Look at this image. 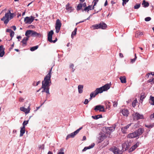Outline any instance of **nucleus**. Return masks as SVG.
I'll use <instances>...</instances> for the list:
<instances>
[{"label": "nucleus", "instance_id": "1", "mask_svg": "<svg viewBox=\"0 0 154 154\" xmlns=\"http://www.w3.org/2000/svg\"><path fill=\"white\" fill-rule=\"evenodd\" d=\"M52 68L50 70L48 73L45 77L44 80L42 82V88H43V90L42 92H45L47 94H49V86L50 85V83H51V72Z\"/></svg>", "mask_w": 154, "mask_h": 154}, {"label": "nucleus", "instance_id": "2", "mask_svg": "<svg viewBox=\"0 0 154 154\" xmlns=\"http://www.w3.org/2000/svg\"><path fill=\"white\" fill-rule=\"evenodd\" d=\"M110 87L109 84H107L104 86L99 88H97L94 92H92L91 94H93V96L95 95V97L99 93H101L104 91H106L109 89Z\"/></svg>", "mask_w": 154, "mask_h": 154}, {"label": "nucleus", "instance_id": "3", "mask_svg": "<svg viewBox=\"0 0 154 154\" xmlns=\"http://www.w3.org/2000/svg\"><path fill=\"white\" fill-rule=\"evenodd\" d=\"M13 17L14 14L11 13L10 11L8 10V12L5 14V16L2 17L1 20L4 21L5 24H7L9 20L12 19Z\"/></svg>", "mask_w": 154, "mask_h": 154}, {"label": "nucleus", "instance_id": "4", "mask_svg": "<svg viewBox=\"0 0 154 154\" xmlns=\"http://www.w3.org/2000/svg\"><path fill=\"white\" fill-rule=\"evenodd\" d=\"M82 128V127H80L79 129L77 130L76 131H75L74 132L67 135L66 136V140H67L70 137H74L76 135Z\"/></svg>", "mask_w": 154, "mask_h": 154}, {"label": "nucleus", "instance_id": "5", "mask_svg": "<svg viewBox=\"0 0 154 154\" xmlns=\"http://www.w3.org/2000/svg\"><path fill=\"white\" fill-rule=\"evenodd\" d=\"M62 24L60 21L59 19L57 20L55 24V29L56 33H58L59 32L61 26Z\"/></svg>", "mask_w": 154, "mask_h": 154}, {"label": "nucleus", "instance_id": "6", "mask_svg": "<svg viewBox=\"0 0 154 154\" xmlns=\"http://www.w3.org/2000/svg\"><path fill=\"white\" fill-rule=\"evenodd\" d=\"M134 120H137L140 119H144V116L143 115L140 114L138 112H136L134 114H133Z\"/></svg>", "mask_w": 154, "mask_h": 154}, {"label": "nucleus", "instance_id": "7", "mask_svg": "<svg viewBox=\"0 0 154 154\" xmlns=\"http://www.w3.org/2000/svg\"><path fill=\"white\" fill-rule=\"evenodd\" d=\"M34 17L32 16L30 17H26L24 18V21L26 23L30 24L34 20Z\"/></svg>", "mask_w": 154, "mask_h": 154}, {"label": "nucleus", "instance_id": "8", "mask_svg": "<svg viewBox=\"0 0 154 154\" xmlns=\"http://www.w3.org/2000/svg\"><path fill=\"white\" fill-rule=\"evenodd\" d=\"M144 129L142 128H140L136 130L134 132H135L137 137L141 135L144 132Z\"/></svg>", "mask_w": 154, "mask_h": 154}, {"label": "nucleus", "instance_id": "9", "mask_svg": "<svg viewBox=\"0 0 154 154\" xmlns=\"http://www.w3.org/2000/svg\"><path fill=\"white\" fill-rule=\"evenodd\" d=\"M94 109L96 111L99 110L101 112H104V109L103 106L101 105H97L95 106Z\"/></svg>", "mask_w": 154, "mask_h": 154}, {"label": "nucleus", "instance_id": "10", "mask_svg": "<svg viewBox=\"0 0 154 154\" xmlns=\"http://www.w3.org/2000/svg\"><path fill=\"white\" fill-rule=\"evenodd\" d=\"M53 34L54 32L52 30L49 32L48 35V41H52V37Z\"/></svg>", "mask_w": 154, "mask_h": 154}, {"label": "nucleus", "instance_id": "11", "mask_svg": "<svg viewBox=\"0 0 154 154\" xmlns=\"http://www.w3.org/2000/svg\"><path fill=\"white\" fill-rule=\"evenodd\" d=\"M139 145V142H137L135 145L133 146L129 149V152H131L134 151L137 147H138Z\"/></svg>", "mask_w": 154, "mask_h": 154}, {"label": "nucleus", "instance_id": "12", "mask_svg": "<svg viewBox=\"0 0 154 154\" xmlns=\"http://www.w3.org/2000/svg\"><path fill=\"white\" fill-rule=\"evenodd\" d=\"M105 135L104 134H100L99 137H98V143H101L105 139Z\"/></svg>", "mask_w": 154, "mask_h": 154}, {"label": "nucleus", "instance_id": "13", "mask_svg": "<svg viewBox=\"0 0 154 154\" xmlns=\"http://www.w3.org/2000/svg\"><path fill=\"white\" fill-rule=\"evenodd\" d=\"M21 111L24 112L25 113H28L30 111V106H29L27 109L25 108L24 107H21L20 108Z\"/></svg>", "mask_w": 154, "mask_h": 154}, {"label": "nucleus", "instance_id": "14", "mask_svg": "<svg viewBox=\"0 0 154 154\" xmlns=\"http://www.w3.org/2000/svg\"><path fill=\"white\" fill-rule=\"evenodd\" d=\"M66 9L67 11H69L70 12L73 11L74 10L73 8L70 6V4L69 3H68L66 5Z\"/></svg>", "mask_w": 154, "mask_h": 154}, {"label": "nucleus", "instance_id": "15", "mask_svg": "<svg viewBox=\"0 0 154 154\" xmlns=\"http://www.w3.org/2000/svg\"><path fill=\"white\" fill-rule=\"evenodd\" d=\"M5 54V49L2 45L0 46V57H3Z\"/></svg>", "mask_w": 154, "mask_h": 154}, {"label": "nucleus", "instance_id": "16", "mask_svg": "<svg viewBox=\"0 0 154 154\" xmlns=\"http://www.w3.org/2000/svg\"><path fill=\"white\" fill-rule=\"evenodd\" d=\"M131 124H130L127 125V126L122 127V132L124 134L126 133V131L127 129L131 125Z\"/></svg>", "mask_w": 154, "mask_h": 154}, {"label": "nucleus", "instance_id": "17", "mask_svg": "<svg viewBox=\"0 0 154 154\" xmlns=\"http://www.w3.org/2000/svg\"><path fill=\"white\" fill-rule=\"evenodd\" d=\"M111 150L114 154H119V150L116 147H113L111 148Z\"/></svg>", "mask_w": 154, "mask_h": 154}, {"label": "nucleus", "instance_id": "18", "mask_svg": "<svg viewBox=\"0 0 154 154\" xmlns=\"http://www.w3.org/2000/svg\"><path fill=\"white\" fill-rule=\"evenodd\" d=\"M100 29H106L107 27V25L103 22H100L99 23Z\"/></svg>", "mask_w": 154, "mask_h": 154}, {"label": "nucleus", "instance_id": "19", "mask_svg": "<svg viewBox=\"0 0 154 154\" xmlns=\"http://www.w3.org/2000/svg\"><path fill=\"white\" fill-rule=\"evenodd\" d=\"M42 35L40 33H37L36 32L33 30L32 36L34 37H40Z\"/></svg>", "mask_w": 154, "mask_h": 154}, {"label": "nucleus", "instance_id": "20", "mask_svg": "<svg viewBox=\"0 0 154 154\" xmlns=\"http://www.w3.org/2000/svg\"><path fill=\"white\" fill-rule=\"evenodd\" d=\"M136 137V134L134 131L133 133L129 134L127 136V137L129 138H132Z\"/></svg>", "mask_w": 154, "mask_h": 154}, {"label": "nucleus", "instance_id": "21", "mask_svg": "<svg viewBox=\"0 0 154 154\" xmlns=\"http://www.w3.org/2000/svg\"><path fill=\"white\" fill-rule=\"evenodd\" d=\"M32 30H27L26 31L25 33V35L26 36V37H28L29 38L30 37V35H31V36H32Z\"/></svg>", "mask_w": 154, "mask_h": 154}, {"label": "nucleus", "instance_id": "22", "mask_svg": "<svg viewBox=\"0 0 154 154\" xmlns=\"http://www.w3.org/2000/svg\"><path fill=\"white\" fill-rule=\"evenodd\" d=\"M92 5H89L88 6L85 7L84 9H82V11H87L88 12L89 10H91L94 9L92 8Z\"/></svg>", "mask_w": 154, "mask_h": 154}, {"label": "nucleus", "instance_id": "23", "mask_svg": "<svg viewBox=\"0 0 154 154\" xmlns=\"http://www.w3.org/2000/svg\"><path fill=\"white\" fill-rule=\"evenodd\" d=\"M122 113L123 114V115L125 116H128V114H129V112L128 110L127 109H123L122 112Z\"/></svg>", "mask_w": 154, "mask_h": 154}, {"label": "nucleus", "instance_id": "24", "mask_svg": "<svg viewBox=\"0 0 154 154\" xmlns=\"http://www.w3.org/2000/svg\"><path fill=\"white\" fill-rule=\"evenodd\" d=\"M119 79L122 83H125L126 82V78L125 76H120Z\"/></svg>", "mask_w": 154, "mask_h": 154}, {"label": "nucleus", "instance_id": "25", "mask_svg": "<svg viewBox=\"0 0 154 154\" xmlns=\"http://www.w3.org/2000/svg\"><path fill=\"white\" fill-rule=\"evenodd\" d=\"M28 37H24L23 40L21 41V42L23 43V45H26L27 41L28 40Z\"/></svg>", "mask_w": 154, "mask_h": 154}, {"label": "nucleus", "instance_id": "26", "mask_svg": "<svg viewBox=\"0 0 154 154\" xmlns=\"http://www.w3.org/2000/svg\"><path fill=\"white\" fill-rule=\"evenodd\" d=\"M25 132V127L23 126L22 128H21V130L20 131V136H22L24 134Z\"/></svg>", "mask_w": 154, "mask_h": 154}, {"label": "nucleus", "instance_id": "27", "mask_svg": "<svg viewBox=\"0 0 154 154\" xmlns=\"http://www.w3.org/2000/svg\"><path fill=\"white\" fill-rule=\"evenodd\" d=\"M94 146V144H92L91 145L89 146L88 147H85L84 149H83L82 151H86L88 149H89L91 148H93Z\"/></svg>", "mask_w": 154, "mask_h": 154}, {"label": "nucleus", "instance_id": "28", "mask_svg": "<svg viewBox=\"0 0 154 154\" xmlns=\"http://www.w3.org/2000/svg\"><path fill=\"white\" fill-rule=\"evenodd\" d=\"M143 35L142 32L137 31L136 33L135 36L136 38H139L141 37Z\"/></svg>", "mask_w": 154, "mask_h": 154}, {"label": "nucleus", "instance_id": "29", "mask_svg": "<svg viewBox=\"0 0 154 154\" xmlns=\"http://www.w3.org/2000/svg\"><path fill=\"white\" fill-rule=\"evenodd\" d=\"M83 86L82 85H79L78 87L79 92V93H82L83 92Z\"/></svg>", "mask_w": 154, "mask_h": 154}, {"label": "nucleus", "instance_id": "30", "mask_svg": "<svg viewBox=\"0 0 154 154\" xmlns=\"http://www.w3.org/2000/svg\"><path fill=\"white\" fill-rule=\"evenodd\" d=\"M142 5H143V7L145 8L148 7L149 5V4L148 2H146L145 0H143V1Z\"/></svg>", "mask_w": 154, "mask_h": 154}, {"label": "nucleus", "instance_id": "31", "mask_svg": "<svg viewBox=\"0 0 154 154\" xmlns=\"http://www.w3.org/2000/svg\"><path fill=\"white\" fill-rule=\"evenodd\" d=\"M99 24H96L92 25L91 28H93V29H100Z\"/></svg>", "mask_w": 154, "mask_h": 154}, {"label": "nucleus", "instance_id": "32", "mask_svg": "<svg viewBox=\"0 0 154 154\" xmlns=\"http://www.w3.org/2000/svg\"><path fill=\"white\" fill-rule=\"evenodd\" d=\"M82 4L80 3H79L78 5L76 8V10L77 11H79L82 9V10L83 9L82 8Z\"/></svg>", "mask_w": 154, "mask_h": 154}, {"label": "nucleus", "instance_id": "33", "mask_svg": "<svg viewBox=\"0 0 154 154\" xmlns=\"http://www.w3.org/2000/svg\"><path fill=\"white\" fill-rule=\"evenodd\" d=\"M92 117L95 119H97L100 118L102 117V116L101 115H98L95 116H92Z\"/></svg>", "mask_w": 154, "mask_h": 154}, {"label": "nucleus", "instance_id": "34", "mask_svg": "<svg viewBox=\"0 0 154 154\" xmlns=\"http://www.w3.org/2000/svg\"><path fill=\"white\" fill-rule=\"evenodd\" d=\"M77 31V28H75L74 29V30L72 32L71 34V37L72 38H73V36L75 35L76 34V32Z\"/></svg>", "mask_w": 154, "mask_h": 154}, {"label": "nucleus", "instance_id": "35", "mask_svg": "<svg viewBox=\"0 0 154 154\" xmlns=\"http://www.w3.org/2000/svg\"><path fill=\"white\" fill-rule=\"evenodd\" d=\"M8 30H10V36L11 38L13 37L14 35V31H12L11 29H8L6 31H8Z\"/></svg>", "mask_w": 154, "mask_h": 154}, {"label": "nucleus", "instance_id": "36", "mask_svg": "<svg viewBox=\"0 0 154 154\" xmlns=\"http://www.w3.org/2000/svg\"><path fill=\"white\" fill-rule=\"evenodd\" d=\"M57 154H64V149L63 148L60 149Z\"/></svg>", "mask_w": 154, "mask_h": 154}, {"label": "nucleus", "instance_id": "37", "mask_svg": "<svg viewBox=\"0 0 154 154\" xmlns=\"http://www.w3.org/2000/svg\"><path fill=\"white\" fill-rule=\"evenodd\" d=\"M38 47V45H36V46L32 47L30 49V50L31 51H34L35 50H36Z\"/></svg>", "mask_w": 154, "mask_h": 154}, {"label": "nucleus", "instance_id": "38", "mask_svg": "<svg viewBox=\"0 0 154 154\" xmlns=\"http://www.w3.org/2000/svg\"><path fill=\"white\" fill-rule=\"evenodd\" d=\"M150 100L153 102L152 103L150 102L151 104L154 105V97H152L151 96L150 97Z\"/></svg>", "mask_w": 154, "mask_h": 154}, {"label": "nucleus", "instance_id": "39", "mask_svg": "<svg viewBox=\"0 0 154 154\" xmlns=\"http://www.w3.org/2000/svg\"><path fill=\"white\" fill-rule=\"evenodd\" d=\"M145 96L144 94H141L140 95V100H141L142 101L143 99H144L145 98Z\"/></svg>", "mask_w": 154, "mask_h": 154}, {"label": "nucleus", "instance_id": "40", "mask_svg": "<svg viewBox=\"0 0 154 154\" xmlns=\"http://www.w3.org/2000/svg\"><path fill=\"white\" fill-rule=\"evenodd\" d=\"M99 0H94L93 1V2H94V5L92 7V8L94 9V6L95 5H96L97 4V3L98 2Z\"/></svg>", "mask_w": 154, "mask_h": 154}, {"label": "nucleus", "instance_id": "41", "mask_svg": "<svg viewBox=\"0 0 154 154\" xmlns=\"http://www.w3.org/2000/svg\"><path fill=\"white\" fill-rule=\"evenodd\" d=\"M140 4H136L134 6V8L135 9H138L140 7Z\"/></svg>", "mask_w": 154, "mask_h": 154}, {"label": "nucleus", "instance_id": "42", "mask_svg": "<svg viewBox=\"0 0 154 154\" xmlns=\"http://www.w3.org/2000/svg\"><path fill=\"white\" fill-rule=\"evenodd\" d=\"M123 1L122 5L124 6L125 5L127 2H128L129 0H122Z\"/></svg>", "mask_w": 154, "mask_h": 154}, {"label": "nucleus", "instance_id": "43", "mask_svg": "<svg viewBox=\"0 0 154 154\" xmlns=\"http://www.w3.org/2000/svg\"><path fill=\"white\" fill-rule=\"evenodd\" d=\"M145 126L146 127L149 128H151L153 127V125H145Z\"/></svg>", "mask_w": 154, "mask_h": 154}, {"label": "nucleus", "instance_id": "44", "mask_svg": "<svg viewBox=\"0 0 154 154\" xmlns=\"http://www.w3.org/2000/svg\"><path fill=\"white\" fill-rule=\"evenodd\" d=\"M151 19V18L149 17H147L145 18V20L146 21H149Z\"/></svg>", "mask_w": 154, "mask_h": 154}, {"label": "nucleus", "instance_id": "45", "mask_svg": "<svg viewBox=\"0 0 154 154\" xmlns=\"http://www.w3.org/2000/svg\"><path fill=\"white\" fill-rule=\"evenodd\" d=\"M28 122V121H24L23 123V126H25V125H26Z\"/></svg>", "mask_w": 154, "mask_h": 154}, {"label": "nucleus", "instance_id": "46", "mask_svg": "<svg viewBox=\"0 0 154 154\" xmlns=\"http://www.w3.org/2000/svg\"><path fill=\"white\" fill-rule=\"evenodd\" d=\"M135 57L134 59H132L131 60V62H132V63H133L134 62V61H135L136 59L137 58L136 54H135Z\"/></svg>", "mask_w": 154, "mask_h": 154}, {"label": "nucleus", "instance_id": "47", "mask_svg": "<svg viewBox=\"0 0 154 154\" xmlns=\"http://www.w3.org/2000/svg\"><path fill=\"white\" fill-rule=\"evenodd\" d=\"M90 97L89 98V101L91 100V99L92 97H95V95L93 96V94H90Z\"/></svg>", "mask_w": 154, "mask_h": 154}, {"label": "nucleus", "instance_id": "48", "mask_svg": "<svg viewBox=\"0 0 154 154\" xmlns=\"http://www.w3.org/2000/svg\"><path fill=\"white\" fill-rule=\"evenodd\" d=\"M74 66L73 64H71L70 65V68L72 70V72H73L75 70V69H73V67Z\"/></svg>", "mask_w": 154, "mask_h": 154}, {"label": "nucleus", "instance_id": "49", "mask_svg": "<svg viewBox=\"0 0 154 154\" xmlns=\"http://www.w3.org/2000/svg\"><path fill=\"white\" fill-rule=\"evenodd\" d=\"M106 104H107V105L108 106V107L107 106L106 108H109L110 107V106H111V103L110 102H108V103H106Z\"/></svg>", "mask_w": 154, "mask_h": 154}, {"label": "nucleus", "instance_id": "50", "mask_svg": "<svg viewBox=\"0 0 154 154\" xmlns=\"http://www.w3.org/2000/svg\"><path fill=\"white\" fill-rule=\"evenodd\" d=\"M117 105V103L116 101L113 102V106L114 107H116Z\"/></svg>", "mask_w": 154, "mask_h": 154}, {"label": "nucleus", "instance_id": "51", "mask_svg": "<svg viewBox=\"0 0 154 154\" xmlns=\"http://www.w3.org/2000/svg\"><path fill=\"white\" fill-rule=\"evenodd\" d=\"M88 102H89V101H88V100L87 99H85L84 103L85 104H88Z\"/></svg>", "mask_w": 154, "mask_h": 154}, {"label": "nucleus", "instance_id": "52", "mask_svg": "<svg viewBox=\"0 0 154 154\" xmlns=\"http://www.w3.org/2000/svg\"><path fill=\"white\" fill-rule=\"evenodd\" d=\"M24 99L22 97H20L19 99V101L20 102H23L24 101Z\"/></svg>", "mask_w": 154, "mask_h": 154}, {"label": "nucleus", "instance_id": "53", "mask_svg": "<svg viewBox=\"0 0 154 154\" xmlns=\"http://www.w3.org/2000/svg\"><path fill=\"white\" fill-rule=\"evenodd\" d=\"M148 82L149 83L153 82V79L149 80Z\"/></svg>", "mask_w": 154, "mask_h": 154}, {"label": "nucleus", "instance_id": "54", "mask_svg": "<svg viewBox=\"0 0 154 154\" xmlns=\"http://www.w3.org/2000/svg\"><path fill=\"white\" fill-rule=\"evenodd\" d=\"M14 43H13V44L11 45V47L9 48V50H11L13 49L14 47Z\"/></svg>", "mask_w": 154, "mask_h": 154}, {"label": "nucleus", "instance_id": "55", "mask_svg": "<svg viewBox=\"0 0 154 154\" xmlns=\"http://www.w3.org/2000/svg\"><path fill=\"white\" fill-rule=\"evenodd\" d=\"M82 7H84L85 8L86 7V2L84 3L83 4H82Z\"/></svg>", "mask_w": 154, "mask_h": 154}, {"label": "nucleus", "instance_id": "56", "mask_svg": "<svg viewBox=\"0 0 154 154\" xmlns=\"http://www.w3.org/2000/svg\"><path fill=\"white\" fill-rule=\"evenodd\" d=\"M154 118V114L153 113L151 114L150 116V119H152Z\"/></svg>", "mask_w": 154, "mask_h": 154}, {"label": "nucleus", "instance_id": "57", "mask_svg": "<svg viewBox=\"0 0 154 154\" xmlns=\"http://www.w3.org/2000/svg\"><path fill=\"white\" fill-rule=\"evenodd\" d=\"M57 39L56 38V39L55 40H52V41H50L49 42H53V43H55L56 42H57Z\"/></svg>", "mask_w": 154, "mask_h": 154}, {"label": "nucleus", "instance_id": "58", "mask_svg": "<svg viewBox=\"0 0 154 154\" xmlns=\"http://www.w3.org/2000/svg\"><path fill=\"white\" fill-rule=\"evenodd\" d=\"M119 55L120 57L122 58L123 57V54L121 53H120L119 54Z\"/></svg>", "mask_w": 154, "mask_h": 154}, {"label": "nucleus", "instance_id": "59", "mask_svg": "<svg viewBox=\"0 0 154 154\" xmlns=\"http://www.w3.org/2000/svg\"><path fill=\"white\" fill-rule=\"evenodd\" d=\"M150 74V73H148V74H147L146 76V77L147 78H148L149 77V75Z\"/></svg>", "mask_w": 154, "mask_h": 154}, {"label": "nucleus", "instance_id": "60", "mask_svg": "<svg viewBox=\"0 0 154 154\" xmlns=\"http://www.w3.org/2000/svg\"><path fill=\"white\" fill-rule=\"evenodd\" d=\"M86 140V137L85 136H84L83 137L82 140Z\"/></svg>", "mask_w": 154, "mask_h": 154}, {"label": "nucleus", "instance_id": "61", "mask_svg": "<svg viewBox=\"0 0 154 154\" xmlns=\"http://www.w3.org/2000/svg\"><path fill=\"white\" fill-rule=\"evenodd\" d=\"M107 5V0H106L104 4V6H106Z\"/></svg>", "mask_w": 154, "mask_h": 154}, {"label": "nucleus", "instance_id": "62", "mask_svg": "<svg viewBox=\"0 0 154 154\" xmlns=\"http://www.w3.org/2000/svg\"><path fill=\"white\" fill-rule=\"evenodd\" d=\"M40 82V81H38L37 83L36 84V85L35 86H37Z\"/></svg>", "mask_w": 154, "mask_h": 154}, {"label": "nucleus", "instance_id": "63", "mask_svg": "<svg viewBox=\"0 0 154 154\" xmlns=\"http://www.w3.org/2000/svg\"><path fill=\"white\" fill-rule=\"evenodd\" d=\"M13 29L14 30V31L16 29V26H13Z\"/></svg>", "mask_w": 154, "mask_h": 154}, {"label": "nucleus", "instance_id": "64", "mask_svg": "<svg viewBox=\"0 0 154 154\" xmlns=\"http://www.w3.org/2000/svg\"><path fill=\"white\" fill-rule=\"evenodd\" d=\"M48 154H53V153L49 151L48 152Z\"/></svg>", "mask_w": 154, "mask_h": 154}]
</instances>
